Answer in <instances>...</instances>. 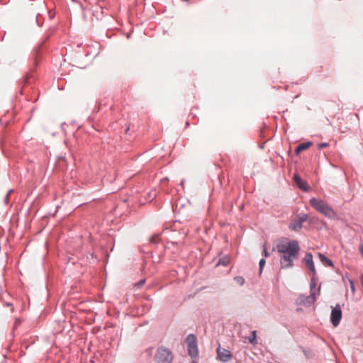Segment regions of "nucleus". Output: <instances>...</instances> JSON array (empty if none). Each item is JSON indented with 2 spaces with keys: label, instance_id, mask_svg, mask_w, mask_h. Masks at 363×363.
Segmentation results:
<instances>
[{
  "label": "nucleus",
  "instance_id": "nucleus-9",
  "mask_svg": "<svg viewBox=\"0 0 363 363\" xmlns=\"http://www.w3.org/2000/svg\"><path fill=\"white\" fill-rule=\"evenodd\" d=\"M294 180L298 188L301 190L304 191H308L310 190L309 186L306 184V182L303 181L298 174H295L294 176Z\"/></svg>",
  "mask_w": 363,
  "mask_h": 363
},
{
  "label": "nucleus",
  "instance_id": "nucleus-3",
  "mask_svg": "<svg viewBox=\"0 0 363 363\" xmlns=\"http://www.w3.org/2000/svg\"><path fill=\"white\" fill-rule=\"evenodd\" d=\"M173 360V354L172 352L162 346L157 349L156 354L157 363H172Z\"/></svg>",
  "mask_w": 363,
  "mask_h": 363
},
{
  "label": "nucleus",
  "instance_id": "nucleus-11",
  "mask_svg": "<svg viewBox=\"0 0 363 363\" xmlns=\"http://www.w3.org/2000/svg\"><path fill=\"white\" fill-rule=\"evenodd\" d=\"M318 256L320 257V261L322 262V263L324 265L328 266V267H333V263L331 259L327 258L325 256H324L323 255H322L320 253L318 254Z\"/></svg>",
  "mask_w": 363,
  "mask_h": 363
},
{
  "label": "nucleus",
  "instance_id": "nucleus-20",
  "mask_svg": "<svg viewBox=\"0 0 363 363\" xmlns=\"http://www.w3.org/2000/svg\"><path fill=\"white\" fill-rule=\"evenodd\" d=\"M21 323V320L18 318H16L14 323V328H16L18 325H19Z\"/></svg>",
  "mask_w": 363,
  "mask_h": 363
},
{
  "label": "nucleus",
  "instance_id": "nucleus-15",
  "mask_svg": "<svg viewBox=\"0 0 363 363\" xmlns=\"http://www.w3.org/2000/svg\"><path fill=\"white\" fill-rule=\"evenodd\" d=\"M159 240V235H155L150 238V242L152 243H157Z\"/></svg>",
  "mask_w": 363,
  "mask_h": 363
},
{
  "label": "nucleus",
  "instance_id": "nucleus-21",
  "mask_svg": "<svg viewBox=\"0 0 363 363\" xmlns=\"http://www.w3.org/2000/svg\"><path fill=\"white\" fill-rule=\"evenodd\" d=\"M264 254L266 257H268L269 256V254L268 253L267 248L265 246L264 247Z\"/></svg>",
  "mask_w": 363,
  "mask_h": 363
},
{
  "label": "nucleus",
  "instance_id": "nucleus-17",
  "mask_svg": "<svg viewBox=\"0 0 363 363\" xmlns=\"http://www.w3.org/2000/svg\"><path fill=\"white\" fill-rule=\"evenodd\" d=\"M265 264V260L264 259H262L260 261H259V269H260V273L262 272V269H263V267Z\"/></svg>",
  "mask_w": 363,
  "mask_h": 363
},
{
  "label": "nucleus",
  "instance_id": "nucleus-1",
  "mask_svg": "<svg viewBox=\"0 0 363 363\" xmlns=\"http://www.w3.org/2000/svg\"><path fill=\"white\" fill-rule=\"evenodd\" d=\"M276 249L279 254L280 264L282 268L289 269L294 266V261L297 259L300 247L297 240H281L277 243Z\"/></svg>",
  "mask_w": 363,
  "mask_h": 363
},
{
  "label": "nucleus",
  "instance_id": "nucleus-12",
  "mask_svg": "<svg viewBox=\"0 0 363 363\" xmlns=\"http://www.w3.org/2000/svg\"><path fill=\"white\" fill-rule=\"evenodd\" d=\"M249 342L253 345H255L257 343V333L255 330L251 332L250 335L249 337Z\"/></svg>",
  "mask_w": 363,
  "mask_h": 363
},
{
  "label": "nucleus",
  "instance_id": "nucleus-7",
  "mask_svg": "<svg viewBox=\"0 0 363 363\" xmlns=\"http://www.w3.org/2000/svg\"><path fill=\"white\" fill-rule=\"evenodd\" d=\"M233 357V354L230 350L218 346L217 348V358L222 362H228Z\"/></svg>",
  "mask_w": 363,
  "mask_h": 363
},
{
  "label": "nucleus",
  "instance_id": "nucleus-19",
  "mask_svg": "<svg viewBox=\"0 0 363 363\" xmlns=\"http://www.w3.org/2000/svg\"><path fill=\"white\" fill-rule=\"evenodd\" d=\"M349 282H350V288H351L352 291L353 293H354L355 292V288H354V284L353 281L350 279Z\"/></svg>",
  "mask_w": 363,
  "mask_h": 363
},
{
  "label": "nucleus",
  "instance_id": "nucleus-10",
  "mask_svg": "<svg viewBox=\"0 0 363 363\" xmlns=\"http://www.w3.org/2000/svg\"><path fill=\"white\" fill-rule=\"evenodd\" d=\"M311 145H312V143L310 142L301 143L300 145H298L296 147V148L295 150V152L296 155H298L301 152H302L305 150H307Z\"/></svg>",
  "mask_w": 363,
  "mask_h": 363
},
{
  "label": "nucleus",
  "instance_id": "nucleus-24",
  "mask_svg": "<svg viewBox=\"0 0 363 363\" xmlns=\"http://www.w3.org/2000/svg\"><path fill=\"white\" fill-rule=\"evenodd\" d=\"M360 279H361L362 285L363 286V274L361 275Z\"/></svg>",
  "mask_w": 363,
  "mask_h": 363
},
{
  "label": "nucleus",
  "instance_id": "nucleus-8",
  "mask_svg": "<svg viewBox=\"0 0 363 363\" xmlns=\"http://www.w3.org/2000/svg\"><path fill=\"white\" fill-rule=\"evenodd\" d=\"M303 262H304L306 266L309 269V270L313 274H315L316 272H315V266L313 264L312 255L309 254V253L306 254L303 259Z\"/></svg>",
  "mask_w": 363,
  "mask_h": 363
},
{
  "label": "nucleus",
  "instance_id": "nucleus-4",
  "mask_svg": "<svg viewBox=\"0 0 363 363\" xmlns=\"http://www.w3.org/2000/svg\"><path fill=\"white\" fill-rule=\"evenodd\" d=\"M186 342L188 347L189 354L193 358L197 357L199 354V350L197 347L196 337L193 334H190L187 336Z\"/></svg>",
  "mask_w": 363,
  "mask_h": 363
},
{
  "label": "nucleus",
  "instance_id": "nucleus-14",
  "mask_svg": "<svg viewBox=\"0 0 363 363\" xmlns=\"http://www.w3.org/2000/svg\"><path fill=\"white\" fill-rule=\"evenodd\" d=\"M315 286V284L314 282H311V296L313 298V300H315V298H316L315 296V292H314Z\"/></svg>",
  "mask_w": 363,
  "mask_h": 363
},
{
  "label": "nucleus",
  "instance_id": "nucleus-22",
  "mask_svg": "<svg viewBox=\"0 0 363 363\" xmlns=\"http://www.w3.org/2000/svg\"><path fill=\"white\" fill-rule=\"evenodd\" d=\"M359 252L361 253V255L363 256V244L360 245H359Z\"/></svg>",
  "mask_w": 363,
  "mask_h": 363
},
{
  "label": "nucleus",
  "instance_id": "nucleus-23",
  "mask_svg": "<svg viewBox=\"0 0 363 363\" xmlns=\"http://www.w3.org/2000/svg\"><path fill=\"white\" fill-rule=\"evenodd\" d=\"M144 282H145V281L142 280V281H139L137 285L140 287V286H143Z\"/></svg>",
  "mask_w": 363,
  "mask_h": 363
},
{
  "label": "nucleus",
  "instance_id": "nucleus-6",
  "mask_svg": "<svg viewBox=\"0 0 363 363\" xmlns=\"http://www.w3.org/2000/svg\"><path fill=\"white\" fill-rule=\"evenodd\" d=\"M342 318V310L340 305H336L332 310L330 320L334 327H337Z\"/></svg>",
  "mask_w": 363,
  "mask_h": 363
},
{
  "label": "nucleus",
  "instance_id": "nucleus-5",
  "mask_svg": "<svg viewBox=\"0 0 363 363\" xmlns=\"http://www.w3.org/2000/svg\"><path fill=\"white\" fill-rule=\"evenodd\" d=\"M308 218V216L306 213H301L298 216L297 218L294 219L289 225L291 230L297 231L302 228L303 222L306 221Z\"/></svg>",
  "mask_w": 363,
  "mask_h": 363
},
{
  "label": "nucleus",
  "instance_id": "nucleus-18",
  "mask_svg": "<svg viewBox=\"0 0 363 363\" xmlns=\"http://www.w3.org/2000/svg\"><path fill=\"white\" fill-rule=\"evenodd\" d=\"M328 145H329L328 143H323L318 144V149H323L324 147H327Z\"/></svg>",
  "mask_w": 363,
  "mask_h": 363
},
{
  "label": "nucleus",
  "instance_id": "nucleus-13",
  "mask_svg": "<svg viewBox=\"0 0 363 363\" xmlns=\"http://www.w3.org/2000/svg\"><path fill=\"white\" fill-rule=\"evenodd\" d=\"M40 60V56L39 53V50H36L34 53V62L35 64L38 62Z\"/></svg>",
  "mask_w": 363,
  "mask_h": 363
},
{
  "label": "nucleus",
  "instance_id": "nucleus-2",
  "mask_svg": "<svg viewBox=\"0 0 363 363\" xmlns=\"http://www.w3.org/2000/svg\"><path fill=\"white\" fill-rule=\"evenodd\" d=\"M309 203L318 212L328 218H332L336 215L331 206L322 200H318L313 197L310 199Z\"/></svg>",
  "mask_w": 363,
  "mask_h": 363
},
{
  "label": "nucleus",
  "instance_id": "nucleus-16",
  "mask_svg": "<svg viewBox=\"0 0 363 363\" xmlns=\"http://www.w3.org/2000/svg\"><path fill=\"white\" fill-rule=\"evenodd\" d=\"M235 280L240 285H242L244 284V282H245V279L242 277H236L235 278Z\"/></svg>",
  "mask_w": 363,
  "mask_h": 363
}]
</instances>
